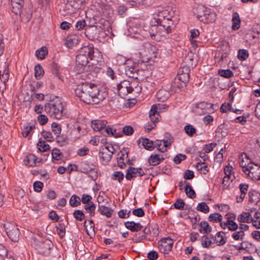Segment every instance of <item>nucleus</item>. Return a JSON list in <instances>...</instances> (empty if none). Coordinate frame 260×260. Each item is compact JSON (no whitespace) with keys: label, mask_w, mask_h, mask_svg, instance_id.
I'll use <instances>...</instances> for the list:
<instances>
[{"label":"nucleus","mask_w":260,"mask_h":260,"mask_svg":"<svg viewBox=\"0 0 260 260\" xmlns=\"http://www.w3.org/2000/svg\"><path fill=\"white\" fill-rule=\"evenodd\" d=\"M75 95L85 103L98 104L105 98L106 93H101L98 86L93 83L82 82L75 90Z\"/></svg>","instance_id":"nucleus-1"},{"label":"nucleus","mask_w":260,"mask_h":260,"mask_svg":"<svg viewBox=\"0 0 260 260\" xmlns=\"http://www.w3.org/2000/svg\"><path fill=\"white\" fill-rule=\"evenodd\" d=\"M102 55L96 48L92 45H88L82 48L79 54L76 56V68H79L81 72L83 71L85 67L89 62L88 59L98 61L99 58H101Z\"/></svg>","instance_id":"nucleus-2"},{"label":"nucleus","mask_w":260,"mask_h":260,"mask_svg":"<svg viewBox=\"0 0 260 260\" xmlns=\"http://www.w3.org/2000/svg\"><path fill=\"white\" fill-rule=\"evenodd\" d=\"M63 106L60 100L50 101L44 106V111L51 117L61 119L63 116Z\"/></svg>","instance_id":"nucleus-3"},{"label":"nucleus","mask_w":260,"mask_h":260,"mask_svg":"<svg viewBox=\"0 0 260 260\" xmlns=\"http://www.w3.org/2000/svg\"><path fill=\"white\" fill-rule=\"evenodd\" d=\"M166 26L167 28H165L162 25H160L158 27L156 26H151L149 34L151 38L157 41H164L170 38L172 28H169V26Z\"/></svg>","instance_id":"nucleus-4"},{"label":"nucleus","mask_w":260,"mask_h":260,"mask_svg":"<svg viewBox=\"0 0 260 260\" xmlns=\"http://www.w3.org/2000/svg\"><path fill=\"white\" fill-rule=\"evenodd\" d=\"M156 48L150 43L145 44L140 49V51L136 55L140 58L139 61L148 62L152 57L155 56Z\"/></svg>","instance_id":"nucleus-5"},{"label":"nucleus","mask_w":260,"mask_h":260,"mask_svg":"<svg viewBox=\"0 0 260 260\" xmlns=\"http://www.w3.org/2000/svg\"><path fill=\"white\" fill-rule=\"evenodd\" d=\"M200 11L197 14V17L200 21L204 23H212L216 20V14L210 9L202 7Z\"/></svg>","instance_id":"nucleus-6"},{"label":"nucleus","mask_w":260,"mask_h":260,"mask_svg":"<svg viewBox=\"0 0 260 260\" xmlns=\"http://www.w3.org/2000/svg\"><path fill=\"white\" fill-rule=\"evenodd\" d=\"M213 107L211 103L202 102L193 105L192 111L197 115H202L211 112L213 110Z\"/></svg>","instance_id":"nucleus-7"},{"label":"nucleus","mask_w":260,"mask_h":260,"mask_svg":"<svg viewBox=\"0 0 260 260\" xmlns=\"http://www.w3.org/2000/svg\"><path fill=\"white\" fill-rule=\"evenodd\" d=\"M174 241L170 237L162 238L158 242L159 251L164 254H168L172 249Z\"/></svg>","instance_id":"nucleus-8"},{"label":"nucleus","mask_w":260,"mask_h":260,"mask_svg":"<svg viewBox=\"0 0 260 260\" xmlns=\"http://www.w3.org/2000/svg\"><path fill=\"white\" fill-rule=\"evenodd\" d=\"M4 227L10 239L14 242H17L20 235V231L17 226L14 224H5Z\"/></svg>","instance_id":"nucleus-9"},{"label":"nucleus","mask_w":260,"mask_h":260,"mask_svg":"<svg viewBox=\"0 0 260 260\" xmlns=\"http://www.w3.org/2000/svg\"><path fill=\"white\" fill-rule=\"evenodd\" d=\"M168 9L157 10L156 15L151 19L152 23H155L156 21L161 19H166L167 21H172L174 12Z\"/></svg>","instance_id":"nucleus-10"},{"label":"nucleus","mask_w":260,"mask_h":260,"mask_svg":"<svg viewBox=\"0 0 260 260\" xmlns=\"http://www.w3.org/2000/svg\"><path fill=\"white\" fill-rule=\"evenodd\" d=\"M117 90L120 96L131 93L134 91L133 83L127 80H123L117 85Z\"/></svg>","instance_id":"nucleus-11"},{"label":"nucleus","mask_w":260,"mask_h":260,"mask_svg":"<svg viewBox=\"0 0 260 260\" xmlns=\"http://www.w3.org/2000/svg\"><path fill=\"white\" fill-rule=\"evenodd\" d=\"M174 141V138L169 135L166 139L161 140H157L155 141L154 147L161 152H165L167 151V148L170 146Z\"/></svg>","instance_id":"nucleus-12"},{"label":"nucleus","mask_w":260,"mask_h":260,"mask_svg":"<svg viewBox=\"0 0 260 260\" xmlns=\"http://www.w3.org/2000/svg\"><path fill=\"white\" fill-rule=\"evenodd\" d=\"M248 167L249 169L245 173L247 177L254 181H260V166L253 163V165Z\"/></svg>","instance_id":"nucleus-13"},{"label":"nucleus","mask_w":260,"mask_h":260,"mask_svg":"<svg viewBox=\"0 0 260 260\" xmlns=\"http://www.w3.org/2000/svg\"><path fill=\"white\" fill-rule=\"evenodd\" d=\"M145 174L141 168L130 167L127 170L125 178L127 180H131L133 178L141 177Z\"/></svg>","instance_id":"nucleus-14"},{"label":"nucleus","mask_w":260,"mask_h":260,"mask_svg":"<svg viewBox=\"0 0 260 260\" xmlns=\"http://www.w3.org/2000/svg\"><path fill=\"white\" fill-rule=\"evenodd\" d=\"M253 162L248 158L247 154L244 153L239 157V164L242 168V171L245 173L249 169L248 167L253 165Z\"/></svg>","instance_id":"nucleus-15"},{"label":"nucleus","mask_w":260,"mask_h":260,"mask_svg":"<svg viewBox=\"0 0 260 260\" xmlns=\"http://www.w3.org/2000/svg\"><path fill=\"white\" fill-rule=\"evenodd\" d=\"M52 246L53 244L51 241H46L40 243L38 250L39 252L41 254L48 256L51 253V249Z\"/></svg>","instance_id":"nucleus-16"},{"label":"nucleus","mask_w":260,"mask_h":260,"mask_svg":"<svg viewBox=\"0 0 260 260\" xmlns=\"http://www.w3.org/2000/svg\"><path fill=\"white\" fill-rule=\"evenodd\" d=\"M102 134L106 136H113L115 138L121 137L123 135L120 132H117V129L113 126L107 125L104 127Z\"/></svg>","instance_id":"nucleus-17"},{"label":"nucleus","mask_w":260,"mask_h":260,"mask_svg":"<svg viewBox=\"0 0 260 260\" xmlns=\"http://www.w3.org/2000/svg\"><path fill=\"white\" fill-rule=\"evenodd\" d=\"M83 135H84V132L82 130L80 126H73V127L71 128L70 137L73 141H76Z\"/></svg>","instance_id":"nucleus-18"},{"label":"nucleus","mask_w":260,"mask_h":260,"mask_svg":"<svg viewBox=\"0 0 260 260\" xmlns=\"http://www.w3.org/2000/svg\"><path fill=\"white\" fill-rule=\"evenodd\" d=\"M128 153L127 149L124 148L120 151L121 155L117 158L118 165L121 169H124L126 166L125 162L128 163L130 161L128 159Z\"/></svg>","instance_id":"nucleus-19"},{"label":"nucleus","mask_w":260,"mask_h":260,"mask_svg":"<svg viewBox=\"0 0 260 260\" xmlns=\"http://www.w3.org/2000/svg\"><path fill=\"white\" fill-rule=\"evenodd\" d=\"M41 159L33 154L26 156L23 160L24 164L28 167H35L40 163Z\"/></svg>","instance_id":"nucleus-20"},{"label":"nucleus","mask_w":260,"mask_h":260,"mask_svg":"<svg viewBox=\"0 0 260 260\" xmlns=\"http://www.w3.org/2000/svg\"><path fill=\"white\" fill-rule=\"evenodd\" d=\"M107 124V121L104 119H96L91 121V126L95 131L102 132L104 127Z\"/></svg>","instance_id":"nucleus-21"},{"label":"nucleus","mask_w":260,"mask_h":260,"mask_svg":"<svg viewBox=\"0 0 260 260\" xmlns=\"http://www.w3.org/2000/svg\"><path fill=\"white\" fill-rule=\"evenodd\" d=\"M137 142L140 147H141L140 145L141 144L147 150L151 151L154 148L153 142L148 138L141 137Z\"/></svg>","instance_id":"nucleus-22"},{"label":"nucleus","mask_w":260,"mask_h":260,"mask_svg":"<svg viewBox=\"0 0 260 260\" xmlns=\"http://www.w3.org/2000/svg\"><path fill=\"white\" fill-rule=\"evenodd\" d=\"M249 186L246 183H241L239 188L240 189V194L239 196H237L236 198V201L237 203H241L244 198L248 192Z\"/></svg>","instance_id":"nucleus-23"},{"label":"nucleus","mask_w":260,"mask_h":260,"mask_svg":"<svg viewBox=\"0 0 260 260\" xmlns=\"http://www.w3.org/2000/svg\"><path fill=\"white\" fill-rule=\"evenodd\" d=\"M140 70L135 66H127L125 69V74L129 77L138 79V74Z\"/></svg>","instance_id":"nucleus-24"},{"label":"nucleus","mask_w":260,"mask_h":260,"mask_svg":"<svg viewBox=\"0 0 260 260\" xmlns=\"http://www.w3.org/2000/svg\"><path fill=\"white\" fill-rule=\"evenodd\" d=\"M125 228L133 232L140 231L143 228L140 223H136L134 221H126L124 222Z\"/></svg>","instance_id":"nucleus-25"},{"label":"nucleus","mask_w":260,"mask_h":260,"mask_svg":"<svg viewBox=\"0 0 260 260\" xmlns=\"http://www.w3.org/2000/svg\"><path fill=\"white\" fill-rule=\"evenodd\" d=\"M164 159L161 155L151 154L148 158V162L151 166H156L159 164Z\"/></svg>","instance_id":"nucleus-26"},{"label":"nucleus","mask_w":260,"mask_h":260,"mask_svg":"<svg viewBox=\"0 0 260 260\" xmlns=\"http://www.w3.org/2000/svg\"><path fill=\"white\" fill-rule=\"evenodd\" d=\"M214 240L217 245H223L227 240L226 237L225 236V233L222 231L218 232L214 236Z\"/></svg>","instance_id":"nucleus-27"},{"label":"nucleus","mask_w":260,"mask_h":260,"mask_svg":"<svg viewBox=\"0 0 260 260\" xmlns=\"http://www.w3.org/2000/svg\"><path fill=\"white\" fill-rule=\"evenodd\" d=\"M170 92L165 89H160L156 93V96L158 100L163 102L166 101L170 96Z\"/></svg>","instance_id":"nucleus-28"},{"label":"nucleus","mask_w":260,"mask_h":260,"mask_svg":"<svg viewBox=\"0 0 260 260\" xmlns=\"http://www.w3.org/2000/svg\"><path fill=\"white\" fill-rule=\"evenodd\" d=\"M99 156L101 160L105 162L110 161L112 157L111 153H109V152H107V150L104 148L100 150Z\"/></svg>","instance_id":"nucleus-29"},{"label":"nucleus","mask_w":260,"mask_h":260,"mask_svg":"<svg viewBox=\"0 0 260 260\" xmlns=\"http://www.w3.org/2000/svg\"><path fill=\"white\" fill-rule=\"evenodd\" d=\"M98 211L99 212L101 215H104L107 218H110L112 216L113 210L110 207L104 205H99Z\"/></svg>","instance_id":"nucleus-30"},{"label":"nucleus","mask_w":260,"mask_h":260,"mask_svg":"<svg viewBox=\"0 0 260 260\" xmlns=\"http://www.w3.org/2000/svg\"><path fill=\"white\" fill-rule=\"evenodd\" d=\"M249 202L257 205L260 202V193L256 191L249 192Z\"/></svg>","instance_id":"nucleus-31"},{"label":"nucleus","mask_w":260,"mask_h":260,"mask_svg":"<svg viewBox=\"0 0 260 260\" xmlns=\"http://www.w3.org/2000/svg\"><path fill=\"white\" fill-rule=\"evenodd\" d=\"M24 3L11 1V11L16 15L19 14L22 11Z\"/></svg>","instance_id":"nucleus-32"},{"label":"nucleus","mask_w":260,"mask_h":260,"mask_svg":"<svg viewBox=\"0 0 260 260\" xmlns=\"http://www.w3.org/2000/svg\"><path fill=\"white\" fill-rule=\"evenodd\" d=\"M21 20L24 22H28L31 18L32 13L30 9H24L22 10L21 12L19 14Z\"/></svg>","instance_id":"nucleus-33"},{"label":"nucleus","mask_w":260,"mask_h":260,"mask_svg":"<svg viewBox=\"0 0 260 260\" xmlns=\"http://www.w3.org/2000/svg\"><path fill=\"white\" fill-rule=\"evenodd\" d=\"M212 228L207 221H201L199 224V231L202 234H208L211 232Z\"/></svg>","instance_id":"nucleus-34"},{"label":"nucleus","mask_w":260,"mask_h":260,"mask_svg":"<svg viewBox=\"0 0 260 260\" xmlns=\"http://www.w3.org/2000/svg\"><path fill=\"white\" fill-rule=\"evenodd\" d=\"M252 216L249 212H243L240 214L237 218V220L240 222L250 223L252 221Z\"/></svg>","instance_id":"nucleus-35"},{"label":"nucleus","mask_w":260,"mask_h":260,"mask_svg":"<svg viewBox=\"0 0 260 260\" xmlns=\"http://www.w3.org/2000/svg\"><path fill=\"white\" fill-rule=\"evenodd\" d=\"M232 28L233 30H238L240 27L241 20L238 13H234L232 16Z\"/></svg>","instance_id":"nucleus-36"},{"label":"nucleus","mask_w":260,"mask_h":260,"mask_svg":"<svg viewBox=\"0 0 260 260\" xmlns=\"http://www.w3.org/2000/svg\"><path fill=\"white\" fill-rule=\"evenodd\" d=\"M235 179V177L224 176L222 179V188L224 190L230 189L231 188V184Z\"/></svg>","instance_id":"nucleus-37"},{"label":"nucleus","mask_w":260,"mask_h":260,"mask_svg":"<svg viewBox=\"0 0 260 260\" xmlns=\"http://www.w3.org/2000/svg\"><path fill=\"white\" fill-rule=\"evenodd\" d=\"M184 191L186 196L190 199H193L196 197V192L189 183L186 184L184 188Z\"/></svg>","instance_id":"nucleus-38"},{"label":"nucleus","mask_w":260,"mask_h":260,"mask_svg":"<svg viewBox=\"0 0 260 260\" xmlns=\"http://www.w3.org/2000/svg\"><path fill=\"white\" fill-rule=\"evenodd\" d=\"M34 128L35 125H34L24 124L22 128L21 134L24 137H28L30 135L31 132Z\"/></svg>","instance_id":"nucleus-39"},{"label":"nucleus","mask_w":260,"mask_h":260,"mask_svg":"<svg viewBox=\"0 0 260 260\" xmlns=\"http://www.w3.org/2000/svg\"><path fill=\"white\" fill-rule=\"evenodd\" d=\"M48 54V50L46 47H42L40 49L36 51V56L38 58L43 59Z\"/></svg>","instance_id":"nucleus-40"},{"label":"nucleus","mask_w":260,"mask_h":260,"mask_svg":"<svg viewBox=\"0 0 260 260\" xmlns=\"http://www.w3.org/2000/svg\"><path fill=\"white\" fill-rule=\"evenodd\" d=\"M172 21H167L166 19H161L160 21H156L155 23H152L150 22L151 26H156V27H158L160 25H162L165 28H167L166 26H169V28H171V25L173 24L172 22Z\"/></svg>","instance_id":"nucleus-41"},{"label":"nucleus","mask_w":260,"mask_h":260,"mask_svg":"<svg viewBox=\"0 0 260 260\" xmlns=\"http://www.w3.org/2000/svg\"><path fill=\"white\" fill-rule=\"evenodd\" d=\"M95 205L93 202L89 203L88 205L84 206V209L89 214L90 217L95 215Z\"/></svg>","instance_id":"nucleus-42"},{"label":"nucleus","mask_w":260,"mask_h":260,"mask_svg":"<svg viewBox=\"0 0 260 260\" xmlns=\"http://www.w3.org/2000/svg\"><path fill=\"white\" fill-rule=\"evenodd\" d=\"M52 161L61 160L63 157L62 152L58 149H53L51 152Z\"/></svg>","instance_id":"nucleus-43"},{"label":"nucleus","mask_w":260,"mask_h":260,"mask_svg":"<svg viewBox=\"0 0 260 260\" xmlns=\"http://www.w3.org/2000/svg\"><path fill=\"white\" fill-rule=\"evenodd\" d=\"M222 219V216L221 214L218 213H214L210 214L208 217V220L210 222L217 223L221 222Z\"/></svg>","instance_id":"nucleus-44"},{"label":"nucleus","mask_w":260,"mask_h":260,"mask_svg":"<svg viewBox=\"0 0 260 260\" xmlns=\"http://www.w3.org/2000/svg\"><path fill=\"white\" fill-rule=\"evenodd\" d=\"M56 232L59 237L62 239L66 234V227L63 223L59 222L56 226Z\"/></svg>","instance_id":"nucleus-45"},{"label":"nucleus","mask_w":260,"mask_h":260,"mask_svg":"<svg viewBox=\"0 0 260 260\" xmlns=\"http://www.w3.org/2000/svg\"><path fill=\"white\" fill-rule=\"evenodd\" d=\"M69 204L73 207H77L81 204V199L78 196L73 194L70 198Z\"/></svg>","instance_id":"nucleus-46"},{"label":"nucleus","mask_w":260,"mask_h":260,"mask_svg":"<svg viewBox=\"0 0 260 260\" xmlns=\"http://www.w3.org/2000/svg\"><path fill=\"white\" fill-rule=\"evenodd\" d=\"M196 167L198 171H201V173L203 174H206L208 171V168L207 165L203 162H199L197 163Z\"/></svg>","instance_id":"nucleus-47"},{"label":"nucleus","mask_w":260,"mask_h":260,"mask_svg":"<svg viewBox=\"0 0 260 260\" xmlns=\"http://www.w3.org/2000/svg\"><path fill=\"white\" fill-rule=\"evenodd\" d=\"M126 2L129 3L131 5H135L137 4H142L146 6L150 5L152 3V0H126Z\"/></svg>","instance_id":"nucleus-48"},{"label":"nucleus","mask_w":260,"mask_h":260,"mask_svg":"<svg viewBox=\"0 0 260 260\" xmlns=\"http://www.w3.org/2000/svg\"><path fill=\"white\" fill-rule=\"evenodd\" d=\"M44 70L40 64H37L35 67V76L37 79L42 78L44 74Z\"/></svg>","instance_id":"nucleus-49"},{"label":"nucleus","mask_w":260,"mask_h":260,"mask_svg":"<svg viewBox=\"0 0 260 260\" xmlns=\"http://www.w3.org/2000/svg\"><path fill=\"white\" fill-rule=\"evenodd\" d=\"M178 80L181 82L180 86L179 87H183L186 85V83L188 82L189 80V75L188 74H180L178 76Z\"/></svg>","instance_id":"nucleus-50"},{"label":"nucleus","mask_w":260,"mask_h":260,"mask_svg":"<svg viewBox=\"0 0 260 260\" xmlns=\"http://www.w3.org/2000/svg\"><path fill=\"white\" fill-rule=\"evenodd\" d=\"M78 40L75 38V37L73 38L67 37L66 40L65 44L69 48H73L75 45L77 44Z\"/></svg>","instance_id":"nucleus-51"},{"label":"nucleus","mask_w":260,"mask_h":260,"mask_svg":"<svg viewBox=\"0 0 260 260\" xmlns=\"http://www.w3.org/2000/svg\"><path fill=\"white\" fill-rule=\"evenodd\" d=\"M197 210L204 213H207L209 212V207L205 202H201L198 204Z\"/></svg>","instance_id":"nucleus-52"},{"label":"nucleus","mask_w":260,"mask_h":260,"mask_svg":"<svg viewBox=\"0 0 260 260\" xmlns=\"http://www.w3.org/2000/svg\"><path fill=\"white\" fill-rule=\"evenodd\" d=\"M232 234V237L236 241L240 240L243 241L244 239L245 236V233H244L243 231H234Z\"/></svg>","instance_id":"nucleus-53"},{"label":"nucleus","mask_w":260,"mask_h":260,"mask_svg":"<svg viewBox=\"0 0 260 260\" xmlns=\"http://www.w3.org/2000/svg\"><path fill=\"white\" fill-rule=\"evenodd\" d=\"M218 74L223 77L230 78L234 76L233 72L230 69L227 70H219L218 71Z\"/></svg>","instance_id":"nucleus-54"},{"label":"nucleus","mask_w":260,"mask_h":260,"mask_svg":"<svg viewBox=\"0 0 260 260\" xmlns=\"http://www.w3.org/2000/svg\"><path fill=\"white\" fill-rule=\"evenodd\" d=\"M112 179L114 180H117L119 183H121L124 178V175L121 171H115L112 175Z\"/></svg>","instance_id":"nucleus-55"},{"label":"nucleus","mask_w":260,"mask_h":260,"mask_svg":"<svg viewBox=\"0 0 260 260\" xmlns=\"http://www.w3.org/2000/svg\"><path fill=\"white\" fill-rule=\"evenodd\" d=\"M146 236L145 234H141L140 233L135 234L132 238V240L134 243L142 242L146 239Z\"/></svg>","instance_id":"nucleus-56"},{"label":"nucleus","mask_w":260,"mask_h":260,"mask_svg":"<svg viewBox=\"0 0 260 260\" xmlns=\"http://www.w3.org/2000/svg\"><path fill=\"white\" fill-rule=\"evenodd\" d=\"M50 69L53 74L55 75L60 80H62L59 72V66L56 63H52L50 65Z\"/></svg>","instance_id":"nucleus-57"},{"label":"nucleus","mask_w":260,"mask_h":260,"mask_svg":"<svg viewBox=\"0 0 260 260\" xmlns=\"http://www.w3.org/2000/svg\"><path fill=\"white\" fill-rule=\"evenodd\" d=\"M184 129L186 134L190 137H192L197 131L193 126L191 124H187L185 125L184 127Z\"/></svg>","instance_id":"nucleus-58"},{"label":"nucleus","mask_w":260,"mask_h":260,"mask_svg":"<svg viewBox=\"0 0 260 260\" xmlns=\"http://www.w3.org/2000/svg\"><path fill=\"white\" fill-rule=\"evenodd\" d=\"M249 56V53L247 50L240 49L238 52V57L241 60H245Z\"/></svg>","instance_id":"nucleus-59"},{"label":"nucleus","mask_w":260,"mask_h":260,"mask_svg":"<svg viewBox=\"0 0 260 260\" xmlns=\"http://www.w3.org/2000/svg\"><path fill=\"white\" fill-rule=\"evenodd\" d=\"M224 173L226 176L235 177L233 167L230 164L224 167Z\"/></svg>","instance_id":"nucleus-60"},{"label":"nucleus","mask_w":260,"mask_h":260,"mask_svg":"<svg viewBox=\"0 0 260 260\" xmlns=\"http://www.w3.org/2000/svg\"><path fill=\"white\" fill-rule=\"evenodd\" d=\"M74 217L78 221H81L85 218L83 212L80 210H76L73 212Z\"/></svg>","instance_id":"nucleus-61"},{"label":"nucleus","mask_w":260,"mask_h":260,"mask_svg":"<svg viewBox=\"0 0 260 260\" xmlns=\"http://www.w3.org/2000/svg\"><path fill=\"white\" fill-rule=\"evenodd\" d=\"M212 243V241L207 236H204L203 237L201 245L204 248L210 247Z\"/></svg>","instance_id":"nucleus-62"},{"label":"nucleus","mask_w":260,"mask_h":260,"mask_svg":"<svg viewBox=\"0 0 260 260\" xmlns=\"http://www.w3.org/2000/svg\"><path fill=\"white\" fill-rule=\"evenodd\" d=\"M38 149L41 151H46L49 149L50 146L44 141H40L38 143Z\"/></svg>","instance_id":"nucleus-63"},{"label":"nucleus","mask_w":260,"mask_h":260,"mask_svg":"<svg viewBox=\"0 0 260 260\" xmlns=\"http://www.w3.org/2000/svg\"><path fill=\"white\" fill-rule=\"evenodd\" d=\"M63 8V10L64 13L62 14L63 15H66L67 13H72L74 12L73 8L70 3H67L66 4H63V6H61Z\"/></svg>","instance_id":"nucleus-64"}]
</instances>
